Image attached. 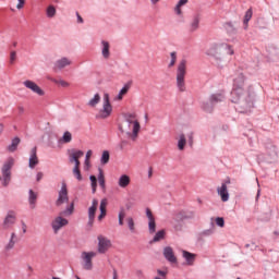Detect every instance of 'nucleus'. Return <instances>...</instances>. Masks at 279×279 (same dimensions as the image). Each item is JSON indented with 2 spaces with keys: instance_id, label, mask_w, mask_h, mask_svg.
Listing matches in <instances>:
<instances>
[{
  "instance_id": "14",
  "label": "nucleus",
  "mask_w": 279,
  "mask_h": 279,
  "mask_svg": "<svg viewBox=\"0 0 279 279\" xmlns=\"http://www.w3.org/2000/svg\"><path fill=\"white\" fill-rule=\"evenodd\" d=\"M16 223V213L14 211H9L7 217L4 218V221L2 223V228L4 230H8V228H12Z\"/></svg>"
},
{
  "instance_id": "2",
  "label": "nucleus",
  "mask_w": 279,
  "mask_h": 279,
  "mask_svg": "<svg viewBox=\"0 0 279 279\" xmlns=\"http://www.w3.org/2000/svg\"><path fill=\"white\" fill-rule=\"evenodd\" d=\"M206 54L216 58V60H221L223 56H234V49L226 43H214L210 44Z\"/></svg>"
},
{
  "instance_id": "7",
  "label": "nucleus",
  "mask_w": 279,
  "mask_h": 279,
  "mask_svg": "<svg viewBox=\"0 0 279 279\" xmlns=\"http://www.w3.org/2000/svg\"><path fill=\"white\" fill-rule=\"evenodd\" d=\"M112 114V104H110V94L105 93L102 97V108L96 116L97 119H108Z\"/></svg>"
},
{
  "instance_id": "32",
  "label": "nucleus",
  "mask_w": 279,
  "mask_h": 279,
  "mask_svg": "<svg viewBox=\"0 0 279 279\" xmlns=\"http://www.w3.org/2000/svg\"><path fill=\"white\" fill-rule=\"evenodd\" d=\"M51 82H53V84H58V86H62V88H69V86H71V84L62 78H52Z\"/></svg>"
},
{
  "instance_id": "57",
  "label": "nucleus",
  "mask_w": 279,
  "mask_h": 279,
  "mask_svg": "<svg viewBox=\"0 0 279 279\" xmlns=\"http://www.w3.org/2000/svg\"><path fill=\"white\" fill-rule=\"evenodd\" d=\"M151 175H154V172L151 171V168L148 171V178H151Z\"/></svg>"
},
{
  "instance_id": "24",
  "label": "nucleus",
  "mask_w": 279,
  "mask_h": 279,
  "mask_svg": "<svg viewBox=\"0 0 279 279\" xmlns=\"http://www.w3.org/2000/svg\"><path fill=\"white\" fill-rule=\"evenodd\" d=\"M182 256L183 258H185L187 265H193V263H195V258H196L195 254L187 251H182Z\"/></svg>"
},
{
  "instance_id": "27",
  "label": "nucleus",
  "mask_w": 279,
  "mask_h": 279,
  "mask_svg": "<svg viewBox=\"0 0 279 279\" xmlns=\"http://www.w3.org/2000/svg\"><path fill=\"white\" fill-rule=\"evenodd\" d=\"M99 101H101V96L99 94H95L94 97L87 102V106H89V108H97Z\"/></svg>"
},
{
  "instance_id": "25",
  "label": "nucleus",
  "mask_w": 279,
  "mask_h": 279,
  "mask_svg": "<svg viewBox=\"0 0 279 279\" xmlns=\"http://www.w3.org/2000/svg\"><path fill=\"white\" fill-rule=\"evenodd\" d=\"M130 92V85H124L123 88L119 92L118 96L114 98V101H122L123 97Z\"/></svg>"
},
{
  "instance_id": "56",
  "label": "nucleus",
  "mask_w": 279,
  "mask_h": 279,
  "mask_svg": "<svg viewBox=\"0 0 279 279\" xmlns=\"http://www.w3.org/2000/svg\"><path fill=\"white\" fill-rule=\"evenodd\" d=\"M160 0H150V2L153 3V5H156V3H159Z\"/></svg>"
},
{
  "instance_id": "45",
  "label": "nucleus",
  "mask_w": 279,
  "mask_h": 279,
  "mask_svg": "<svg viewBox=\"0 0 279 279\" xmlns=\"http://www.w3.org/2000/svg\"><path fill=\"white\" fill-rule=\"evenodd\" d=\"M157 274H158V276H160V278H163V279H166L167 278V271H165V270H157Z\"/></svg>"
},
{
  "instance_id": "28",
  "label": "nucleus",
  "mask_w": 279,
  "mask_h": 279,
  "mask_svg": "<svg viewBox=\"0 0 279 279\" xmlns=\"http://www.w3.org/2000/svg\"><path fill=\"white\" fill-rule=\"evenodd\" d=\"M20 144H21V138L14 137V138L12 140L11 145H9L8 148H7L8 151H10L11 154L14 153V151H16V149H17V147H19Z\"/></svg>"
},
{
  "instance_id": "47",
  "label": "nucleus",
  "mask_w": 279,
  "mask_h": 279,
  "mask_svg": "<svg viewBox=\"0 0 279 279\" xmlns=\"http://www.w3.org/2000/svg\"><path fill=\"white\" fill-rule=\"evenodd\" d=\"M101 180H106V178L104 177V170L99 169L98 182Z\"/></svg>"
},
{
  "instance_id": "1",
  "label": "nucleus",
  "mask_w": 279,
  "mask_h": 279,
  "mask_svg": "<svg viewBox=\"0 0 279 279\" xmlns=\"http://www.w3.org/2000/svg\"><path fill=\"white\" fill-rule=\"evenodd\" d=\"M125 124L120 126V131L124 132L132 138V141H136L138 138V133L141 132V122L136 119V114L130 113L125 117Z\"/></svg>"
},
{
  "instance_id": "55",
  "label": "nucleus",
  "mask_w": 279,
  "mask_h": 279,
  "mask_svg": "<svg viewBox=\"0 0 279 279\" xmlns=\"http://www.w3.org/2000/svg\"><path fill=\"white\" fill-rule=\"evenodd\" d=\"M85 166L89 167L90 166V159H85Z\"/></svg>"
},
{
  "instance_id": "13",
  "label": "nucleus",
  "mask_w": 279,
  "mask_h": 279,
  "mask_svg": "<svg viewBox=\"0 0 279 279\" xmlns=\"http://www.w3.org/2000/svg\"><path fill=\"white\" fill-rule=\"evenodd\" d=\"M228 184H230V181H227L226 183H222L221 186L217 187V193L221 198V202H228L230 199V194L228 193Z\"/></svg>"
},
{
  "instance_id": "26",
  "label": "nucleus",
  "mask_w": 279,
  "mask_h": 279,
  "mask_svg": "<svg viewBox=\"0 0 279 279\" xmlns=\"http://www.w3.org/2000/svg\"><path fill=\"white\" fill-rule=\"evenodd\" d=\"M28 202L32 209L36 208V199H38V194H36L33 190H29Z\"/></svg>"
},
{
  "instance_id": "3",
  "label": "nucleus",
  "mask_w": 279,
  "mask_h": 279,
  "mask_svg": "<svg viewBox=\"0 0 279 279\" xmlns=\"http://www.w3.org/2000/svg\"><path fill=\"white\" fill-rule=\"evenodd\" d=\"M73 210H74V205L72 203L65 210L61 211L59 216H57L52 220L51 228L54 234H58V232H60L62 228H66V226H69V220H66V218L64 217H71V215H73Z\"/></svg>"
},
{
  "instance_id": "42",
  "label": "nucleus",
  "mask_w": 279,
  "mask_h": 279,
  "mask_svg": "<svg viewBox=\"0 0 279 279\" xmlns=\"http://www.w3.org/2000/svg\"><path fill=\"white\" fill-rule=\"evenodd\" d=\"M216 223L219 226V228H223L226 226V221L223 220L222 217L216 218Z\"/></svg>"
},
{
  "instance_id": "29",
  "label": "nucleus",
  "mask_w": 279,
  "mask_h": 279,
  "mask_svg": "<svg viewBox=\"0 0 279 279\" xmlns=\"http://www.w3.org/2000/svg\"><path fill=\"white\" fill-rule=\"evenodd\" d=\"M71 141H73V134H71V132L65 131L62 135V137L59 140V143H71Z\"/></svg>"
},
{
  "instance_id": "5",
  "label": "nucleus",
  "mask_w": 279,
  "mask_h": 279,
  "mask_svg": "<svg viewBox=\"0 0 279 279\" xmlns=\"http://www.w3.org/2000/svg\"><path fill=\"white\" fill-rule=\"evenodd\" d=\"M84 156V151L82 150H69V160L71 163H74V168L72 170L73 175L78 180V182H82V172L80 171V158Z\"/></svg>"
},
{
  "instance_id": "36",
  "label": "nucleus",
  "mask_w": 279,
  "mask_h": 279,
  "mask_svg": "<svg viewBox=\"0 0 279 279\" xmlns=\"http://www.w3.org/2000/svg\"><path fill=\"white\" fill-rule=\"evenodd\" d=\"M110 162V153L108 150L102 151L101 165H108Z\"/></svg>"
},
{
  "instance_id": "34",
  "label": "nucleus",
  "mask_w": 279,
  "mask_h": 279,
  "mask_svg": "<svg viewBox=\"0 0 279 279\" xmlns=\"http://www.w3.org/2000/svg\"><path fill=\"white\" fill-rule=\"evenodd\" d=\"M14 245H16V233H12L11 234V239L9 241V243L5 246V250H13Z\"/></svg>"
},
{
  "instance_id": "50",
  "label": "nucleus",
  "mask_w": 279,
  "mask_h": 279,
  "mask_svg": "<svg viewBox=\"0 0 279 279\" xmlns=\"http://www.w3.org/2000/svg\"><path fill=\"white\" fill-rule=\"evenodd\" d=\"M99 182V186H101L102 189H106V179H102Z\"/></svg>"
},
{
  "instance_id": "30",
  "label": "nucleus",
  "mask_w": 279,
  "mask_h": 279,
  "mask_svg": "<svg viewBox=\"0 0 279 279\" xmlns=\"http://www.w3.org/2000/svg\"><path fill=\"white\" fill-rule=\"evenodd\" d=\"M252 15H253L252 9H248L244 15V21H243L244 29H247L248 23L250 21H252Z\"/></svg>"
},
{
  "instance_id": "54",
  "label": "nucleus",
  "mask_w": 279,
  "mask_h": 279,
  "mask_svg": "<svg viewBox=\"0 0 279 279\" xmlns=\"http://www.w3.org/2000/svg\"><path fill=\"white\" fill-rule=\"evenodd\" d=\"M113 279H119V274L117 272V269H113Z\"/></svg>"
},
{
  "instance_id": "37",
  "label": "nucleus",
  "mask_w": 279,
  "mask_h": 279,
  "mask_svg": "<svg viewBox=\"0 0 279 279\" xmlns=\"http://www.w3.org/2000/svg\"><path fill=\"white\" fill-rule=\"evenodd\" d=\"M239 95H243V90L241 88L232 89V92H231V101H232V104H234V96L238 97V98L241 97Z\"/></svg>"
},
{
  "instance_id": "44",
  "label": "nucleus",
  "mask_w": 279,
  "mask_h": 279,
  "mask_svg": "<svg viewBox=\"0 0 279 279\" xmlns=\"http://www.w3.org/2000/svg\"><path fill=\"white\" fill-rule=\"evenodd\" d=\"M19 3L16 5L17 10H23L24 5H25V0H17Z\"/></svg>"
},
{
  "instance_id": "19",
  "label": "nucleus",
  "mask_w": 279,
  "mask_h": 279,
  "mask_svg": "<svg viewBox=\"0 0 279 279\" xmlns=\"http://www.w3.org/2000/svg\"><path fill=\"white\" fill-rule=\"evenodd\" d=\"M201 21H202V17L199 16V14H196L193 16V19L189 25V31L191 32V34H193L194 32H197L199 29Z\"/></svg>"
},
{
  "instance_id": "61",
  "label": "nucleus",
  "mask_w": 279,
  "mask_h": 279,
  "mask_svg": "<svg viewBox=\"0 0 279 279\" xmlns=\"http://www.w3.org/2000/svg\"><path fill=\"white\" fill-rule=\"evenodd\" d=\"M52 279H60V278H58V277H53Z\"/></svg>"
},
{
  "instance_id": "33",
  "label": "nucleus",
  "mask_w": 279,
  "mask_h": 279,
  "mask_svg": "<svg viewBox=\"0 0 279 279\" xmlns=\"http://www.w3.org/2000/svg\"><path fill=\"white\" fill-rule=\"evenodd\" d=\"M186 146V136L184 134H181L179 136V142H178V148L180 151L184 150V147Z\"/></svg>"
},
{
  "instance_id": "58",
  "label": "nucleus",
  "mask_w": 279,
  "mask_h": 279,
  "mask_svg": "<svg viewBox=\"0 0 279 279\" xmlns=\"http://www.w3.org/2000/svg\"><path fill=\"white\" fill-rule=\"evenodd\" d=\"M19 111H20L21 113H23V112H25V108L19 107Z\"/></svg>"
},
{
  "instance_id": "4",
  "label": "nucleus",
  "mask_w": 279,
  "mask_h": 279,
  "mask_svg": "<svg viewBox=\"0 0 279 279\" xmlns=\"http://www.w3.org/2000/svg\"><path fill=\"white\" fill-rule=\"evenodd\" d=\"M177 87L180 93L186 92V59H182L178 64Z\"/></svg>"
},
{
  "instance_id": "63",
  "label": "nucleus",
  "mask_w": 279,
  "mask_h": 279,
  "mask_svg": "<svg viewBox=\"0 0 279 279\" xmlns=\"http://www.w3.org/2000/svg\"><path fill=\"white\" fill-rule=\"evenodd\" d=\"M236 279H241L240 277H238Z\"/></svg>"
},
{
  "instance_id": "22",
  "label": "nucleus",
  "mask_w": 279,
  "mask_h": 279,
  "mask_svg": "<svg viewBox=\"0 0 279 279\" xmlns=\"http://www.w3.org/2000/svg\"><path fill=\"white\" fill-rule=\"evenodd\" d=\"M130 175L122 174L118 180V186H120V189H128V186H130Z\"/></svg>"
},
{
  "instance_id": "9",
  "label": "nucleus",
  "mask_w": 279,
  "mask_h": 279,
  "mask_svg": "<svg viewBox=\"0 0 279 279\" xmlns=\"http://www.w3.org/2000/svg\"><path fill=\"white\" fill-rule=\"evenodd\" d=\"M225 99L226 96L223 95V93L214 94L210 96L209 101L203 104V108L206 112H213V106H215V104L223 101Z\"/></svg>"
},
{
  "instance_id": "11",
  "label": "nucleus",
  "mask_w": 279,
  "mask_h": 279,
  "mask_svg": "<svg viewBox=\"0 0 279 279\" xmlns=\"http://www.w3.org/2000/svg\"><path fill=\"white\" fill-rule=\"evenodd\" d=\"M66 202H69V190H66V183H62L56 205L62 206V204H66Z\"/></svg>"
},
{
  "instance_id": "20",
  "label": "nucleus",
  "mask_w": 279,
  "mask_h": 279,
  "mask_svg": "<svg viewBox=\"0 0 279 279\" xmlns=\"http://www.w3.org/2000/svg\"><path fill=\"white\" fill-rule=\"evenodd\" d=\"M108 208V199L107 198H102L100 202V215L98 216V221H102L106 218L107 215V209Z\"/></svg>"
},
{
  "instance_id": "35",
  "label": "nucleus",
  "mask_w": 279,
  "mask_h": 279,
  "mask_svg": "<svg viewBox=\"0 0 279 279\" xmlns=\"http://www.w3.org/2000/svg\"><path fill=\"white\" fill-rule=\"evenodd\" d=\"M170 63H169V69H172V66H175V62H178V53L175 51L170 53Z\"/></svg>"
},
{
  "instance_id": "21",
  "label": "nucleus",
  "mask_w": 279,
  "mask_h": 279,
  "mask_svg": "<svg viewBox=\"0 0 279 279\" xmlns=\"http://www.w3.org/2000/svg\"><path fill=\"white\" fill-rule=\"evenodd\" d=\"M65 66H71V61L69 60V58H61L54 63V69H57L58 71H61V69H64Z\"/></svg>"
},
{
  "instance_id": "31",
  "label": "nucleus",
  "mask_w": 279,
  "mask_h": 279,
  "mask_svg": "<svg viewBox=\"0 0 279 279\" xmlns=\"http://www.w3.org/2000/svg\"><path fill=\"white\" fill-rule=\"evenodd\" d=\"M166 235L167 231H165V229L158 231L153 239V243H158V241H162Z\"/></svg>"
},
{
  "instance_id": "38",
  "label": "nucleus",
  "mask_w": 279,
  "mask_h": 279,
  "mask_svg": "<svg viewBox=\"0 0 279 279\" xmlns=\"http://www.w3.org/2000/svg\"><path fill=\"white\" fill-rule=\"evenodd\" d=\"M47 16H48V19H53V16H56V7L54 5H49L47 8Z\"/></svg>"
},
{
  "instance_id": "52",
  "label": "nucleus",
  "mask_w": 279,
  "mask_h": 279,
  "mask_svg": "<svg viewBox=\"0 0 279 279\" xmlns=\"http://www.w3.org/2000/svg\"><path fill=\"white\" fill-rule=\"evenodd\" d=\"M44 173L43 172H38L37 173V182H40L41 181V179L44 178Z\"/></svg>"
},
{
  "instance_id": "23",
  "label": "nucleus",
  "mask_w": 279,
  "mask_h": 279,
  "mask_svg": "<svg viewBox=\"0 0 279 279\" xmlns=\"http://www.w3.org/2000/svg\"><path fill=\"white\" fill-rule=\"evenodd\" d=\"M101 45H102V49H101L102 57L105 58V60H108V58H110V43L102 40Z\"/></svg>"
},
{
  "instance_id": "62",
  "label": "nucleus",
  "mask_w": 279,
  "mask_h": 279,
  "mask_svg": "<svg viewBox=\"0 0 279 279\" xmlns=\"http://www.w3.org/2000/svg\"><path fill=\"white\" fill-rule=\"evenodd\" d=\"M76 279H81L80 277H76Z\"/></svg>"
},
{
  "instance_id": "8",
  "label": "nucleus",
  "mask_w": 279,
  "mask_h": 279,
  "mask_svg": "<svg viewBox=\"0 0 279 279\" xmlns=\"http://www.w3.org/2000/svg\"><path fill=\"white\" fill-rule=\"evenodd\" d=\"M97 256V252L90 251V252H82L81 253V258L83 260V269L86 271L93 270V259Z\"/></svg>"
},
{
  "instance_id": "53",
  "label": "nucleus",
  "mask_w": 279,
  "mask_h": 279,
  "mask_svg": "<svg viewBox=\"0 0 279 279\" xmlns=\"http://www.w3.org/2000/svg\"><path fill=\"white\" fill-rule=\"evenodd\" d=\"M4 129H5V126L3 125V123H0V136H1V134H3Z\"/></svg>"
},
{
  "instance_id": "59",
  "label": "nucleus",
  "mask_w": 279,
  "mask_h": 279,
  "mask_svg": "<svg viewBox=\"0 0 279 279\" xmlns=\"http://www.w3.org/2000/svg\"><path fill=\"white\" fill-rule=\"evenodd\" d=\"M189 138H190V143H193V133H191V134L189 135Z\"/></svg>"
},
{
  "instance_id": "6",
  "label": "nucleus",
  "mask_w": 279,
  "mask_h": 279,
  "mask_svg": "<svg viewBox=\"0 0 279 279\" xmlns=\"http://www.w3.org/2000/svg\"><path fill=\"white\" fill-rule=\"evenodd\" d=\"M12 167H14V158L10 157L1 168L2 186H9L12 182Z\"/></svg>"
},
{
  "instance_id": "40",
  "label": "nucleus",
  "mask_w": 279,
  "mask_h": 279,
  "mask_svg": "<svg viewBox=\"0 0 279 279\" xmlns=\"http://www.w3.org/2000/svg\"><path fill=\"white\" fill-rule=\"evenodd\" d=\"M126 222H128L130 231L135 232L136 227L134 225V218H132V217L126 218Z\"/></svg>"
},
{
  "instance_id": "64",
  "label": "nucleus",
  "mask_w": 279,
  "mask_h": 279,
  "mask_svg": "<svg viewBox=\"0 0 279 279\" xmlns=\"http://www.w3.org/2000/svg\"><path fill=\"white\" fill-rule=\"evenodd\" d=\"M0 181H1V177H0Z\"/></svg>"
},
{
  "instance_id": "10",
  "label": "nucleus",
  "mask_w": 279,
  "mask_h": 279,
  "mask_svg": "<svg viewBox=\"0 0 279 279\" xmlns=\"http://www.w3.org/2000/svg\"><path fill=\"white\" fill-rule=\"evenodd\" d=\"M110 247H112V242L104 235H98V254H106Z\"/></svg>"
},
{
  "instance_id": "51",
  "label": "nucleus",
  "mask_w": 279,
  "mask_h": 279,
  "mask_svg": "<svg viewBox=\"0 0 279 279\" xmlns=\"http://www.w3.org/2000/svg\"><path fill=\"white\" fill-rule=\"evenodd\" d=\"M90 156H93V150H87L85 159L90 160Z\"/></svg>"
},
{
  "instance_id": "39",
  "label": "nucleus",
  "mask_w": 279,
  "mask_h": 279,
  "mask_svg": "<svg viewBox=\"0 0 279 279\" xmlns=\"http://www.w3.org/2000/svg\"><path fill=\"white\" fill-rule=\"evenodd\" d=\"M89 180L92 182V191H93V193H97V177L90 175Z\"/></svg>"
},
{
  "instance_id": "12",
  "label": "nucleus",
  "mask_w": 279,
  "mask_h": 279,
  "mask_svg": "<svg viewBox=\"0 0 279 279\" xmlns=\"http://www.w3.org/2000/svg\"><path fill=\"white\" fill-rule=\"evenodd\" d=\"M23 84L26 88H28V90H32L36 95H39V97H43L45 95V90H43V88H40V86H38V84H36L34 81L27 80L24 81Z\"/></svg>"
},
{
  "instance_id": "48",
  "label": "nucleus",
  "mask_w": 279,
  "mask_h": 279,
  "mask_svg": "<svg viewBox=\"0 0 279 279\" xmlns=\"http://www.w3.org/2000/svg\"><path fill=\"white\" fill-rule=\"evenodd\" d=\"M189 3V0H180L177 5L182 8V5H186Z\"/></svg>"
},
{
  "instance_id": "15",
  "label": "nucleus",
  "mask_w": 279,
  "mask_h": 279,
  "mask_svg": "<svg viewBox=\"0 0 279 279\" xmlns=\"http://www.w3.org/2000/svg\"><path fill=\"white\" fill-rule=\"evenodd\" d=\"M99 206V201H97V198H94L92 202V206L88 208V223L89 226H93L94 221H95V215L97 213V208Z\"/></svg>"
},
{
  "instance_id": "49",
  "label": "nucleus",
  "mask_w": 279,
  "mask_h": 279,
  "mask_svg": "<svg viewBox=\"0 0 279 279\" xmlns=\"http://www.w3.org/2000/svg\"><path fill=\"white\" fill-rule=\"evenodd\" d=\"M76 16H77V23H84V19L82 17V15H80V12H76Z\"/></svg>"
},
{
  "instance_id": "60",
  "label": "nucleus",
  "mask_w": 279,
  "mask_h": 279,
  "mask_svg": "<svg viewBox=\"0 0 279 279\" xmlns=\"http://www.w3.org/2000/svg\"><path fill=\"white\" fill-rule=\"evenodd\" d=\"M155 279H165V278H161V277H155Z\"/></svg>"
},
{
  "instance_id": "46",
  "label": "nucleus",
  "mask_w": 279,
  "mask_h": 279,
  "mask_svg": "<svg viewBox=\"0 0 279 279\" xmlns=\"http://www.w3.org/2000/svg\"><path fill=\"white\" fill-rule=\"evenodd\" d=\"M182 7H180V5H175V8H174V11H175V13L179 15V16H181V14H182V9H181Z\"/></svg>"
},
{
  "instance_id": "18",
  "label": "nucleus",
  "mask_w": 279,
  "mask_h": 279,
  "mask_svg": "<svg viewBox=\"0 0 279 279\" xmlns=\"http://www.w3.org/2000/svg\"><path fill=\"white\" fill-rule=\"evenodd\" d=\"M37 151H38V148H37V147H34V148H32V150H31V157H29V160H28V167H29V169H35L36 166L40 162V161L38 160V154H37Z\"/></svg>"
},
{
  "instance_id": "16",
  "label": "nucleus",
  "mask_w": 279,
  "mask_h": 279,
  "mask_svg": "<svg viewBox=\"0 0 279 279\" xmlns=\"http://www.w3.org/2000/svg\"><path fill=\"white\" fill-rule=\"evenodd\" d=\"M163 257L168 263H178V257H175V253L173 252V247L171 246H166L163 247Z\"/></svg>"
},
{
  "instance_id": "17",
  "label": "nucleus",
  "mask_w": 279,
  "mask_h": 279,
  "mask_svg": "<svg viewBox=\"0 0 279 279\" xmlns=\"http://www.w3.org/2000/svg\"><path fill=\"white\" fill-rule=\"evenodd\" d=\"M146 217L148 219V230L150 234H154L156 232V218L154 217V214L151 213V209H146Z\"/></svg>"
},
{
  "instance_id": "43",
  "label": "nucleus",
  "mask_w": 279,
  "mask_h": 279,
  "mask_svg": "<svg viewBox=\"0 0 279 279\" xmlns=\"http://www.w3.org/2000/svg\"><path fill=\"white\" fill-rule=\"evenodd\" d=\"M16 62V51H11L10 53V63L14 64Z\"/></svg>"
},
{
  "instance_id": "41",
  "label": "nucleus",
  "mask_w": 279,
  "mask_h": 279,
  "mask_svg": "<svg viewBox=\"0 0 279 279\" xmlns=\"http://www.w3.org/2000/svg\"><path fill=\"white\" fill-rule=\"evenodd\" d=\"M119 226H123V220L125 219V209H121L119 213Z\"/></svg>"
}]
</instances>
